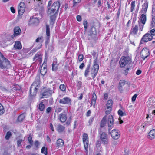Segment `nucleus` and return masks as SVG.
Wrapping results in <instances>:
<instances>
[{
  "label": "nucleus",
  "mask_w": 155,
  "mask_h": 155,
  "mask_svg": "<svg viewBox=\"0 0 155 155\" xmlns=\"http://www.w3.org/2000/svg\"><path fill=\"white\" fill-rule=\"evenodd\" d=\"M52 1L50 0L48 4V15L50 16V24L53 25L54 22L56 19L55 13L58 11L60 7V3L58 2H54L51 5Z\"/></svg>",
  "instance_id": "1"
},
{
  "label": "nucleus",
  "mask_w": 155,
  "mask_h": 155,
  "mask_svg": "<svg viewBox=\"0 0 155 155\" xmlns=\"http://www.w3.org/2000/svg\"><path fill=\"white\" fill-rule=\"evenodd\" d=\"M10 61L0 52V68L5 69L10 65Z\"/></svg>",
  "instance_id": "2"
},
{
  "label": "nucleus",
  "mask_w": 155,
  "mask_h": 155,
  "mask_svg": "<svg viewBox=\"0 0 155 155\" xmlns=\"http://www.w3.org/2000/svg\"><path fill=\"white\" fill-rule=\"evenodd\" d=\"M39 82L38 81L37 82L35 81L32 84L30 90L31 96H34L36 95L38 88H39Z\"/></svg>",
  "instance_id": "3"
},
{
  "label": "nucleus",
  "mask_w": 155,
  "mask_h": 155,
  "mask_svg": "<svg viewBox=\"0 0 155 155\" xmlns=\"http://www.w3.org/2000/svg\"><path fill=\"white\" fill-rule=\"evenodd\" d=\"M146 21V15L144 14H142L140 17L139 18L138 21V25L140 31H142L144 25L145 24Z\"/></svg>",
  "instance_id": "4"
},
{
  "label": "nucleus",
  "mask_w": 155,
  "mask_h": 155,
  "mask_svg": "<svg viewBox=\"0 0 155 155\" xmlns=\"http://www.w3.org/2000/svg\"><path fill=\"white\" fill-rule=\"evenodd\" d=\"M97 60L95 59L94 62V65L91 71V77L94 79L97 74L99 69V65L97 64Z\"/></svg>",
  "instance_id": "5"
},
{
  "label": "nucleus",
  "mask_w": 155,
  "mask_h": 155,
  "mask_svg": "<svg viewBox=\"0 0 155 155\" xmlns=\"http://www.w3.org/2000/svg\"><path fill=\"white\" fill-rule=\"evenodd\" d=\"M130 60V58L129 57L122 56L121 57L119 61L120 66L121 67H124L129 63Z\"/></svg>",
  "instance_id": "6"
},
{
  "label": "nucleus",
  "mask_w": 155,
  "mask_h": 155,
  "mask_svg": "<svg viewBox=\"0 0 155 155\" xmlns=\"http://www.w3.org/2000/svg\"><path fill=\"white\" fill-rule=\"evenodd\" d=\"M153 39V36L149 33L145 34L143 36L141 40L140 43L142 44L143 43L146 42L151 40Z\"/></svg>",
  "instance_id": "7"
},
{
  "label": "nucleus",
  "mask_w": 155,
  "mask_h": 155,
  "mask_svg": "<svg viewBox=\"0 0 155 155\" xmlns=\"http://www.w3.org/2000/svg\"><path fill=\"white\" fill-rule=\"evenodd\" d=\"M140 54L143 60H145L150 55L149 49L147 48H143L141 51Z\"/></svg>",
  "instance_id": "8"
},
{
  "label": "nucleus",
  "mask_w": 155,
  "mask_h": 155,
  "mask_svg": "<svg viewBox=\"0 0 155 155\" xmlns=\"http://www.w3.org/2000/svg\"><path fill=\"white\" fill-rule=\"evenodd\" d=\"M83 140L85 150L87 152L88 147V137L87 134L84 133L83 136Z\"/></svg>",
  "instance_id": "9"
},
{
  "label": "nucleus",
  "mask_w": 155,
  "mask_h": 155,
  "mask_svg": "<svg viewBox=\"0 0 155 155\" xmlns=\"http://www.w3.org/2000/svg\"><path fill=\"white\" fill-rule=\"evenodd\" d=\"M110 134L112 138L115 140L118 139L119 138L120 134V131L116 129L112 130Z\"/></svg>",
  "instance_id": "10"
},
{
  "label": "nucleus",
  "mask_w": 155,
  "mask_h": 155,
  "mask_svg": "<svg viewBox=\"0 0 155 155\" xmlns=\"http://www.w3.org/2000/svg\"><path fill=\"white\" fill-rule=\"evenodd\" d=\"M25 8V5L23 2H21L19 5L18 8V14L22 15L24 13Z\"/></svg>",
  "instance_id": "11"
},
{
  "label": "nucleus",
  "mask_w": 155,
  "mask_h": 155,
  "mask_svg": "<svg viewBox=\"0 0 155 155\" xmlns=\"http://www.w3.org/2000/svg\"><path fill=\"white\" fill-rule=\"evenodd\" d=\"M68 112L67 110H65L63 113H61L59 115V119L60 121L63 123L65 122L67 119V113Z\"/></svg>",
  "instance_id": "12"
},
{
  "label": "nucleus",
  "mask_w": 155,
  "mask_h": 155,
  "mask_svg": "<svg viewBox=\"0 0 155 155\" xmlns=\"http://www.w3.org/2000/svg\"><path fill=\"white\" fill-rule=\"evenodd\" d=\"M42 54L40 52H38L34 56L33 60L35 61H37L41 64L42 61Z\"/></svg>",
  "instance_id": "13"
},
{
  "label": "nucleus",
  "mask_w": 155,
  "mask_h": 155,
  "mask_svg": "<svg viewBox=\"0 0 155 155\" xmlns=\"http://www.w3.org/2000/svg\"><path fill=\"white\" fill-rule=\"evenodd\" d=\"M100 138L102 141L104 143L107 144L108 143L107 135L105 132H103L101 135Z\"/></svg>",
  "instance_id": "14"
},
{
  "label": "nucleus",
  "mask_w": 155,
  "mask_h": 155,
  "mask_svg": "<svg viewBox=\"0 0 155 155\" xmlns=\"http://www.w3.org/2000/svg\"><path fill=\"white\" fill-rule=\"evenodd\" d=\"M71 99L68 97H65L62 99H60L59 102L60 104H71Z\"/></svg>",
  "instance_id": "15"
},
{
  "label": "nucleus",
  "mask_w": 155,
  "mask_h": 155,
  "mask_svg": "<svg viewBox=\"0 0 155 155\" xmlns=\"http://www.w3.org/2000/svg\"><path fill=\"white\" fill-rule=\"evenodd\" d=\"M39 22V19L36 18L31 17L29 21V24L30 25H37Z\"/></svg>",
  "instance_id": "16"
},
{
  "label": "nucleus",
  "mask_w": 155,
  "mask_h": 155,
  "mask_svg": "<svg viewBox=\"0 0 155 155\" xmlns=\"http://www.w3.org/2000/svg\"><path fill=\"white\" fill-rule=\"evenodd\" d=\"M147 137L150 140H152L155 138V129L152 130L149 132Z\"/></svg>",
  "instance_id": "17"
},
{
  "label": "nucleus",
  "mask_w": 155,
  "mask_h": 155,
  "mask_svg": "<svg viewBox=\"0 0 155 155\" xmlns=\"http://www.w3.org/2000/svg\"><path fill=\"white\" fill-rule=\"evenodd\" d=\"M56 144V146L58 148L59 147H62L64 144V141L61 139H59L57 140Z\"/></svg>",
  "instance_id": "18"
},
{
  "label": "nucleus",
  "mask_w": 155,
  "mask_h": 155,
  "mask_svg": "<svg viewBox=\"0 0 155 155\" xmlns=\"http://www.w3.org/2000/svg\"><path fill=\"white\" fill-rule=\"evenodd\" d=\"M22 45L19 41H16L14 46V47L15 49H21L22 48Z\"/></svg>",
  "instance_id": "19"
},
{
  "label": "nucleus",
  "mask_w": 155,
  "mask_h": 155,
  "mask_svg": "<svg viewBox=\"0 0 155 155\" xmlns=\"http://www.w3.org/2000/svg\"><path fill=\"white\" fill-rule=\"evenodd\" d=\"M108 126L109 127H112L113 124L114 120L113 116L112 115H109L108 120Z\"/></svg>",
  "instance_id": "20"
},
{
  "label": "nucleus",
  "mask_w": 155,
  "mask_h": 155,
  "mask_svg": "<svg viewBox=\"0 0 155 155\" xmlns=\"http://www.w3.org/2000/svg\"><path fill=\"white\" fill-rule=\"evenodd\" d=\"M148 6V3L146 2L144 3L142 6V8L141 10V12L143 13H145L147 10Z\"/></svg>",
  "instance_id": "21"
},
{
  "label": "nucleus",
  "mask_w": 155,
  "mask_h": 155,
  "mask_svg": "<svg viewBox=\"0 0 155 155\" xmlns=\"http://www.w3.org/2000/svg\"><path fill=\"white\" fill-rule=\"evenodd\" d=\"M52 93L51 91H47L43 93L41 95V98H47L48 96H49Z\"/></svg>",
  "instance_id": "22"
},
{
  "label": "nucleus",
  "mask_w": 155,
  "mask_h": 155,
  "mask_svg": "<svg viewBox=\"0 0 155 155\" xmlns=\"http://www.w3.org/2000/svg\"><path fill=\"white\" fill-rule=\"evenodd\" d=\"M97 99V96L96 94L94 93L92 95V97L91 100V105H92L93 107H94Z\"/></svg>",
  "instance_id": "23"
},
{
  "label": "nucleus",
  "mask_w": 155,
  "mask_h": 155,
  "mask_svg": "<svg viewBox=\"0 0 155 155\" xmlns=\"http://www.w3.org/2000/svg\"><path fill=\"white\" fill-rule=\"evenodd\" d=\"M125 83V81L124 80H122L120 81L118 86V88L120 91H122V87L124 85Z\"/></svg>",
  "instance_id": "24"
},
{
  "label": "nucleus",
  "mask_w": 155,
  "mask_h": 155,
  "mask_svg": "<svg viewBox=\"0 0 155 155\" xmlns=\"http://www.w3.org/2000/svg\"><path fill=\"white\" fill-rule=\"evenodd\" d=\"M65 129V127L62 125H59L57 128V130L58 132H63Z\"/></svg>",
  "instance_id": "25"
},
{
  "label": "nucleus",
  "mask_w": 155,
  "mask_h": 155,
  "mask_svg": "<svg viewBox=\"0 0 155 155\" xmlns=\"http://www.w3.org/2000/svg\"><path fill=\"white\" fill-rule=\"evenodd\" d=\"M21 32V30L19 27H16L14 29V33L18 35Z\"/></svg>",
  "instance_id": "26"
},
{
  "label": "nucleus",
  "mask_w": 155,
  "mask_h": 155,
  "mask_svg": "<svg viewBox=\"0 0 155 155\" xmlns=\"http://www.w3.org/2000/svg\"><path fill=\"white\" fill-rule=\"evenodd\" d=\"M118 115L121 117L126 115V114L124 110L123 109H119L118 111Z\"/></svg>",
  "instance_id": "27"
},
{
  "label": "nucleus",
  "mask_w": 155,
  "mask_h": 155,
  "mask_svg": "<svg viewBox=\"0 0 155 155\" xmlns=\"http://www.w3.org/2000/svg\"><path fill=\"white\" fill-rule=\"evenodd\" d=\"M47 71V69L46 68L45 66H44L43 67H42L41 69V73L42 75H44L46 73Z\"/></svg>",
  "instance_id": "28"
},
{
  "label": "nucleus",
  "mask_w": 155,
  "mask_h": 155,
  "mask_svg": "<svg viewBox=\"0 0 155 155\" xmlns=\"http://www.w3.org/2000/svg\"><path fill=\"white\" fill-rule=\"evenodd\" d=\"M90 66H87L84 72V76L85 77H87L90 73Z\"/></svg>",
  "instance_id": "29"
},
{
  "label": "nucleus",
  "mask_w": 155,
  "mask_h": 155,
  "mask_svg": "<svg viewBox=\"0 0 155 155\" xmlns=\"http://www.w3.org/2000/svg\"><path fill=\"white\" fill-rule=\"evenodd\" d=\"M113 101L111 100H108L106 104V107H110L112 108V106Z\"/></svg>",
  "instance_id": "30"
},
{
  "label": "nucleus",
  "mask_w": 155,
  "mask_h": 155,
  "mask_svg": "<svg viewBox=\"0 0 155 155\" xmlns=\"http://www.w3.org/2000/svg\"><path fill=\"white\" fill-rule=\"evenodd\" d=\"M41 153H44L45 155L47 154V149L46 147H43L41 149Z\"/></svg>",
  "instance_id": "31"
},
{
  "label": "nucleus",
  "mask_w": 155,
  "mask_h": 155,
  "mask_svg": "<svg viewBox=\"0 0 155 155\" xmlns=\"http://www.w3.org/2000/svg\"><path fill=\"white\" fill-rule=\"evenodd\" d=\"M57 62L55 61L53 62L52 64V70L53 71H56L57 68Z\"/></svg>",
  "instance_id": "32"
},
{
  "label": "nucleus",
  "mask_w": 155,
  "mask_h": 155,
  "mask_svg": "<svg viewBox=\"0 0 155 155\" xmlns=\"http://www.w3.org/2000/svg\"><path fill=\"white\" fill-rule=\"evenodd\" d=\"M45 109L44 104L42 102L41 103L39 104V109L41 111H43Z\"/></svg>",
  "instance_id": "33"
},
{
  "label": "nucleus",
  "mask_w": 155,
  "mask_h": 155,
  "mask_svg": "<svg viewBox=\"0 0 155 155\" xmlns=\"http://www.w3.org/2000/svg\"><path fill=\"white\" fill-rule=\"evenodd\" d=\"M25 118V116L24 114L20 115L18 117V120L19 121H22Z\"/></svg>",
  "instance_id": "34"
},
{
  "label": "nucleus",
  "mask_w": 155,
  "mask_h": 155,
  "mask_svg": "<svg viewBox=\"0 0 155 155\" xmlns=\"http://www.w3.org/2000/svg\"><path fill=\"white\" fill-rule=\"evenodd\" d=\"M46 33L47 36H50V27L48 25H46Z\"/></svg>",
  "instance_id": "35"
},
{
  "label": "nucleus",
  "mask_w": 155,
  "mask_h": 155,
  "mask_svg": "<svg viewBox=\"0 0 155 155\" xmlns=\"http://www.w3.org/2000/svg\"><path fill=\"white\" fill-rule=\"evenodd\" d=\"M72 118L71 115H70L69 117L68 118L66 123L67 125L70 124L71 122Z\"/></svg>",
  "instance_id": "36"
},
{
  "label": "nucleus",
  "mask_w": 155,
  "mask_h": 155,
  "mask_svg": "<svg viewBox=\"0 0 155 155\" xmlns=\"http://www.w3.org/2000/svg\"><path fill=\"white\" fill-rule=\"evenodd\" d=\"M11 135H12L10 131L8 132L7 133L6 135L5 136V139L6 140H9Z\"/></svg>",
  "instance_id": "37"
},
{
  "label": "nucleus",
  "mask_w": 155,
  "mask_h": 155,
  "mask_svg": "<svg viewBox=\"0 0 155 155\" xmlns=\"http://www.w3.org/2000/svg\"><path fill=\"white\" fill-rule=\"evenodd\" d=\"M155 25V16H153L152 18V21L150 26L152 27H153Z\"/></svg>",
  "instance_id": "38"
},
{
  "label": "nucleus",
  "mask_w": 155,
  "mask_h": 155,
  "mask_svg": "<svg viewBox=\"0 0 155 155\" xmlns=\"http://www.w3.org/2000/svg\"><path fill=\"white\" fill-rule=\"evenodd\" d=\"M149 125L148 122H145L143 125H142L140 126L141 129L142 130H143L144 128L146 127L147 126Z\"/></svg>",
  "instance_id": "39"
},
{
  "label": "nucleus",
  "mask_w": 155,
  "mask_h": 155,
  "mask_svg": "<svg viewBox=\"0 0 155 155\" xmlns=\"http://www.w3.org/2000/svg\"><path fill=\"white\" fill-rule=\"evenodd\" d=\"M131 11L132 12L134 10V8L135 7V2L134 1H133L131 4Z\"/></svg>",
  "instance_id": "40"
},
{
  "label": "nucleus",
  "mask_w": 155,
  "mask_h": 155,
  "mask_svg": "<svg viewBox=\"0 0 155 155\" xmlns=\"http://www.w3.org/2000/svg\"><path fill=\"white\" fill-rule=\"evenodd\" d=\"M4 111L3 106L0 103V115L3 114Z\"/></svg>",
  "instance_id": "41"
},
{
  "label": "nucleus",
  "mask_w": 155,
  "mask_h": 155,
  "mask_svg": "<svg viewBox=\"0 0 155 155\" xmlns=\"http://www.w3.org/2000/svg\"><path fill=\"white\" fill-rule=\"evenodd\" d=\"M60 89L62 91H65L66 90V87L64 84H61L59 86Z\"/></svg>",
  "instance_id": "42"
},
{
  "label": "nucleus",
  "mask_w": 155,
  "mask_h": 155,
  "mask_svg": "<svg viewBox=\"0 0 155 155\" xmlns=\"http://www.w3.org/2000/svg\"><path fill=\"white\" fill-rule=\"evenodd\" d=\"M111 108L110 107H107V108L105 109V112L107 114H109L111 111Z\"/></svg>",
  "instance_id": "43"
},
{
  "label": "nucleus",
  "mask_w": 155,
  "mask_h": 155,
  "mask_svg": "<svg viewBox=\"0 0 155 155\" xmlns=\"http://www.w3.org/2000/svg\"><path fill=\"white\" fill-rule=\"evenodd\" d=\"M106 116L104 117L102 119V120L101 122V127L102 126V124H105L106 123Z\"/></svg>",
  "instance_id": "44"
},
{
  "label": "nucleus",
  "mask_w": 155,
  "mask_h": 155,
  "mask_svg": "<svg viewBox=\"0 0 155 155\" xmlns=\"http://www.w3.org/2000/svg\"><path fill=\"white\" fill-rule=\"evenodd\" d=\"M42 39H43V37H42V36L38 37L36 40V42H42L43 41Z\"/></svg>",
  "instance_id": "45"
},
{
  "label": "nucleus",
  "mask_w": 155,
  "mask_h": 155,
  "mask_svg": "<svg viewBox=\"0 0 155 155\" xmlns=\"http://www.w3.org/2000/svg\"><path fill=\"white\" fill-rule=\"evenodd\" d=\"M28 139L29 144L31 145H32L33 144V141L32 140V138L31 137V136H29L28 137Z\"/></svg>",
  "instance_id": "46"
},
{
  "label": "nucleus",
  "mask_w": 155,
  "mask_h": 155,
  "mask_svg": "<svg viewBox=\"0 0 155 155\" xmlns=\"http://www.w3.org/2000/svg\"><path fill=\"white\" fill-rule=\"evenodd\" d=\"M83 23L84 28L86 29H87V28L88 23L87 20H84L83 21Z\"/></svg>",
  "instance_id": "47"
},
{
  "label": "nucleus",
  "mask_w": 155,
  "mask_h": 155,
  "mask_svg": "<svg viewBox=\"0 0 155 155\" xmlns=\"http://www.w3.org/2000/svg\"><path fill=\"white\" fill-rule=\"evenodd\" d=\"M81 0H73V6H75L77 4L79 3Z\"/></svg>",
  "instance_id": "48"
},
{
  "label": "nucleus",
  "mask_w": 155,
  "mask_h": 155,
  "mask_svg": "<svg viewBox=\"0 0 155 155\" xmlns=\"http://www.w3.org/2000/svg\"><path fill=\"white\" fill-rule=\"evenodd\" d=\"M37 4L38 5L41 7H42L43 5H42V1L41 0H38L37 1Z\"/></svg>",
  "instance_id": "49"
},
{
  "label": "nucleus",
  "mask_w": 155,
  "mask_h": 155,
  "mask_svg": "<svg viewBox=\"0 0 155 155\" xmlns=\"http://www.w3.org/2000/svg\"><path fill=\"white\" fill-rule=\"evenodd\" d=\"M22 139H19L17 141V145L18 147L21 146V143L22 141Z\"/></svg>",
  "instance_id": "50"
},
{
  "label": "nucleus",
  "mask_w": 155,
  "mask_h": 155,
  "mask_svg": "<svg viewBox=\"0 0 155 155\" xmlns=\"http://www.w3.org/2000/svg\"><path fill=\"white\" fill-rule=\"evenodd\" d=\"M150 34L152 36H155V29H153L150 31Z\"/></svg>",
  "instance_id": "51"
},
{
  "label": "nucleus",
  "mask_w": 155,
  "mask_h": 155,
  "mask_svg": "<svg viewBox=\"0 0 155 155\" xmlns=\"http://www.w3.org/2000/svg\"><path fill=\"white\" fill-rule=\"evenodd\" d=\"M78 59L79 61H82L83 59V55L82 54H80L78 55Z\"/></svg>",
  "instance_id": "52"
},
{
  "label": "nucleus",
  "mask_w": 155,
  "mask_h": 155,
  "mask_svg": "<svg viewBox=\"0 0 155 155\" xmlns=\"http://www.w3.org/2000/svg\"><path fill=\"white\" fill-rule=\"evenodd\" d=\"M76 19L79 22L81 21L82 20V18L81 16L79 15H78L77 16Z\"/></svg>",
  "instance_id": "53"
},
{
  "label": "nucleus",
  "mask_w": 155,
  "mask_h": 155,
  "mask_svg": "<svg viewBox=\"0 0 155 155\" xmlns=\"http://www.w3.org/2000/svg\"><path fill=\"white\" fill-rule=\"evenodd\" d=\"M131 33L134 34H136V26H135L131 30Z\"/></svg>",
  "instance_id": "54"
},
{
  "label": "nucleus",
  "mask_w": 155,
  "mask_h": 155,
  "mask_svg": "<svg viewBox=\"0 0 155 155\" xmlns=\"http://www.w3.org/2000/svg\"><path fill=\"white\" fill-rule=\"evenodd\" d=\"M7 41V40H5V41L4 42H2V43H0V45L2 46V47H4V46H5V43H6V41Z\"/></svg>",
  "instance_id": "55"
},
{
  "label": "nucleus",
  "mask_w": 155,
  "mask_h": 155,
  "mask_svg": "<svg viewBox=\"0 0 155 155\" xmlns=\"http://www.w3.org/2000/svg\"><path fill=\"white\" fill-rule=\"evenodd\" d=\"M10 10L11 12L13 13H14L15 12V8L13 7H11L10 8Z\"/></svg>",
  "instance_id": "56"
},
{
  "label": "nucleus",
  "mask_w": 155,
  "mask_h": 155,
  "mask_svg": "<svg viewBox=\"0 0 155 155\" xmlns=\"http://www.w3.org/2000/svg\"><path fill=\"white\" fill-rule=\"evenodd\" d=\"M84 66V64L83 63H82L79 66V68L80 69H82Z\"/></svg>",
  "instance_id": "57"
},
{
  "label": "nucleus",
  "mask_w": 155,
  "mask_h": 155,
  "mask_svg": "<svg viewBox=\"0 0 155 155\" xmlns=\"http://www.w3.org/2000/svg\"><path fill=\"white\" fill-rule=\"evenodd\" d=\"M136 100V94L134 95L132 98V102H134Z\"/></svg>",
  "instance_id": "58"
},
{
  "label": "nucleus",
  "mask_w": 155,
  "mask_h": 155,
  "mask_svg": "<svg viewBox=\"0 0 155 155\" xmlns=\"http://www.w3.org/2000/svg\"><path fill=\"white\" fill-rule=\"evenodd\" d=\"M39 145V143L37 141H35V145L37 147H38Z\"/></svg>",
  "instance_id": "59"
},
{
  "label": "nucleus",
  "mask_w": 155,
  "mask_h": 155,
  "mask_svg": "<svg viewBox=\"0 0 155 155\" xmlns=\"http://www.w3.org/2000/svg\"><path fill=\"white\" fill-rule=\"evenodd\" d=\"M141 71L140 70H138L136 71V74L139 75L141 73Z\"/></svg>",
  "instance_id": "60"
},
{
  "label": "nucleus",
  "mask_w": 155,
  "mask_h": 155,
  "mask_svg": "<svg viewBox=\"0 0 155 155\" xmlns=\"http://www.w3.org/2000/svg\"><path fill=\"white\" fill-rule=\"evenodd\" d=\"M51 110V108L50 107H48L46 109V112L48 113H49Z\"/></svg>",
  "instance_id": "61"
},
{
  "label": "nucleus",
  "mask_w": 155,
  "mask_h": 155,
  "mask_svg": "<svg viewBox=\"0 0 155 155\" xmlns=\"http://www.w3.org/2000/svg\"><path fill=\"white\" fill-rule=\"evenodd\" d=\"M108 97V94L107 93H106L104 94V98L105 100H107Z\"/></svg>",
  "instance_id": "62"
},
{
  "label": "nucleus",
  "mask_w": 155,
  "mask_h": 155,
  "mask_svg": "<svg viewBox=\"0 0 155 155\" xmlns=\"http://www.w3.org/2000/svg\"><path fill=\"white\" fill-rule=\"evenodd\" d=\"M62 110V109L61 108H58L56 110V112H59L61 111Z\"/></svg>",
  "instance_id": "63"
},
{
  "label": "nucleus",
  "mask_w": 155,
  "mask_h": 155,
  "mask_svg": "<svg viewBox=\"0 0 155 155\" xmlns=\"http://www.w3.org/2000/svg\"><path fill=\"white\" fill-rule=\"evenodd\" d=\"M101 0H99L98 2V7H99L101 6Z\"/></svg>",
  "instance_id": "64"
}]
</instances>
